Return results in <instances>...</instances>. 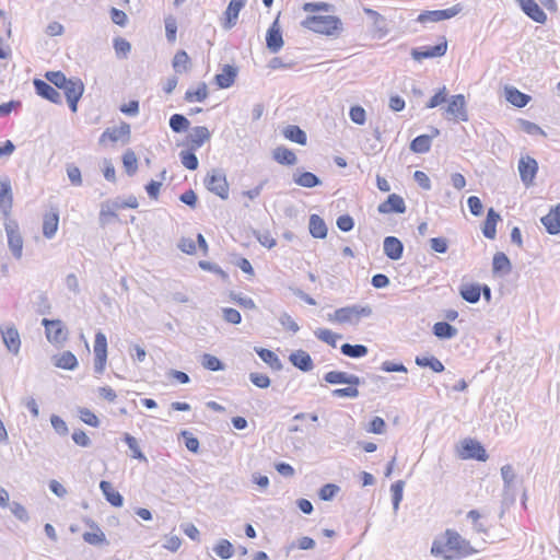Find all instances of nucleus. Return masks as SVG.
Returning a JSON list of instances; mask_svg holds the SVG:
<instances>
[{"mask_svg":"<svg viewBox=\"0 0 560 560\" xmlns=\"http://www.w3.org/2000/svg\"><path fill=\"white\" fill-rule=\"evenodd\" d=\"M33 84H34L36 93L40 97H43L54 104L62 103L61 94L49 83H47L40 79H35L33 81Z\"/></svg>","mask_w":560,"mask_h":560,"instance_id":"dca6fc26","label":"nucleus"},{"mask_svg":"<svg viewBox=\"0 0 560 560\" xmlns=\"http://www.w3.org/2000/svg\"><path fill=\"white\" fill-rule=\"evenodd\" d=\"M377 210L380 213H405L406 205L402 197L396 194H392L387 197V199L378 205Z\"/></svg>","mask_w":560,"mask_h":560,"instance_id":"f3484780","label":"nucleus"},{"mask_svg":"<svg viewBox=\"0 0 560 560\" xmlns=\"http://www.w3.org/2000/svg\"><path fill=\"white\" fill-rule=\"evenodd\" d=\"M415 362L418 366L430 368L436 373L444 371L443 363L435 357H416Z\"/></svg>","mask_w":560,"mask_h":560,"instance_id":"37998d69","label":"nucleus"},{"mask_svg":"<svg viewBox=\"0 0 560 560\" xmlns=\"http://www.w3.org/2000/svg\"><path fill=\"white\" fill-rule=\"evenodd\" d=\"M13 206V194L11 183L8 178L0 180V212L4 217V221L10 218Z\"/></svg>","mask_w":560,"mask_h":560,"instance_id":"f8f14e48","label":"nucleus"},{"mask_svg":"<svg viewBox=\"0 0 560 560\" xmlns=\"http://www.w3.org/2000/svg\"><path fill=\"white\" fill-rule=\"evenodd\" d=\"M493 272L509 273L512 269L511 261L504 253H497L492 261Z\"/></svg>","mask_w":560,"mask_h":560,"instance_id":"79ce46f5","label":"nucleus"},{"mask_svg":"<svg viewBox=\"0 0 560 560\" xmlns=\"http://www.w3.org/2000/svg\"><path fill=\"white\" fill-rule=\"evenodd\" d=\"M119 209L117 202L105 201L101 206L100 211V223L106 225L109 222V218L116 217V210Z\"/></svg>","mask_w":560,"mask_h":560,"instance_id":"a18cd8bd","label":"nucleus"},{"mask_svg":"<svg viewBox=\"0 0 560 560\" xmlns=\"http://www.w3.org/2000/svg\"><path fill=\"white\" fill-rule=\"evenodd\" d=\"M210 131L205 126L194 127L188 135V145L190 150H197L201 148L206 142L210 140Z\"/></svg>","mask_w":560,"mask_h":560,"instance_id":"aec40b11","label":"nucleus"},{"mask_svg":"<svg viewBox=\"0 0 560 560\" xmlns=\"http://www.w3.org/2000/svg\"><path fill=\"white\" fill-rule=\"evenodd\" d=\"M179 155L182 164L187 170L195 171L198 167V159L195 153L190 151H182Z\"/></svg>","mask_w":560,"mask_h":560,"instance_id":"bf43d9fd","label":"nucleus"},{"mask_svg":"<svg viewBox=\"0 0 560 560\" xmlns=\"http://www.w3.org/2000/svg\"><path fill=\"white\" fill-rule=\"evenodd\" d=\"M42 325L46 329V337L49 342L54 345H62L67 340L68 332L61 320L44 318L42 320Z\"/></svg>","mask_w":560,"mask_h":560,"instance_id":"6e6552de","label":"nucleus"},{"mask_svg":"<svg viewBox=\"0 0 560 560\" xmlns=\"http://www.w3.org/2000/svg\"><path fill=\"white\" fill-rule=\"evenodd\" d=\"M339 490L340 488L337 485L326 483L319 489L318 495L323 501H329L339 492Z\"/></svg>","mask_w":560,"mask_h":560,"instance_id":"680f3d73","label":"nucleus"},{"mask_svg":"<svg viewBox=\"0 0 560 560\" xmlns=\"http://www.w3.org/2000/svg\"><path fill=\"white\" fill-rule=\"evenodd\" d=\"M289 360L293 366L303 372H310L314 368L311 355L304 350H296L292 352L289 357Z\"/></svg>","mask_w":560,"mask_h":560,"instance_id":"b1692460","label":"nucleus"},{"mask_svg":"<svg viewBox=\"0 0 560 560\" xmlns=\"http://www.w3.org/2000/svg\"><path fill=\"white\" fill-rule=\"evenodd\" d=\"M94 354V371L97 374H103L107 362V339L102 331L95 334Z\"/></svg>","mask_w":560,"mask_h":560,"instance_id":"0eeeda50","label":"nucleus"},{"mask_svg":"<svg viewBox=\"0 0 560 560\" xmlns=\"http://www.w3.org/2000/svg\"><path fill=\"white\" fill-rule=\"evenodd\" d=\"M340 350L342 354L350 358H361L368 353V348L363 345L343 343Z\"/></svg>","mask_w":560,"mask_h":560,"instance_id":"3c124183","label":"nucleus"},{"mask_svg":"<svg viewBox=\"0 0 560 560\" xmlns=\"http://www.w3.org/2000/svg\"><path fill=\"white\" fill-rule=\"evenodd\" d=\"M504 92L506 101L516 107H525L530 101L529 95L522 93L514 86H506Z\"/></svg>","mask_w":560,"mask_h":560,"instance_id":"c85d7f7f","label":"nucleus"},{"mask_svg":"<svg viewBox=\"0 0 560 560\" xmlns=\"http://www.w3.org/2000/svg\"><path fill=\"white\" fill-rule=\"evenodd\" d=\"M349 116H350V119L357 125L365 124L366 113H365V109L360 105L352 106L350 108Z\"/></svg>","mask_w":560,"mask_h":560,"instance_id":"052dcab7","label":"nucleus"},{"mask_svg":"<svg viewBox=\"0 0 560 560\" xmlns=\"http://www.w3.org/2000/svg\"><path fill=\"white\" fill-rule=\"evenodd\" d=\"M293 182L296 185H299L301 187H305V188H313V187L322 184V180L319 179V177L311 172H303L301 174H294Z\"/></svg>","mask_w":560,"mask_h":560,"instance_id":"4c0bfd02","label":"nucleus"},{"mask_svg":"<svg viewBox=\"0 0 560 560\" xmlns=\"http://www.w3.org/2000/svg\"><path fill=\"white\" fill-rule=\"evenodd\" d=\"M432 137L428 135H421L415 138L410 143V150L416 153H425L430 150Z\"/></svg>","mask_w":560,"mask_h":560,"instance_id":"c03bdc74","label":"nucleus"},{"mask_svg":"<svg viewBox=\"0 0 560 560\" xmlns=\"http://www.w3.org/2000/svg\"><path fill=\"white\" fill-rule=\"evenodd\" d=\"M34 303L39 314L45 315L50 313L51 306L45 293H38Z\"/></svg>","mask_w":560,"mask_h":560,"instance_id":"e2e57ef3","label":"nucleus"},{"mask_svg":"<svg viewBox=\"0 0 560 560\" xmlns=\"http://www.w3.org/2000/svg\"><path fill=\"white\" fill-rule=\"evenodd\" d=\"M500 219H501L500 214L498 212H495L493 208H490L488 210L487 218H486V221H485L483 228H482V233L487 238H489V240L495 238V234H497L495 226Z\"/></svg>","mask_w":560,"mask_h":560,"instance_id":"473e14b6","label":"nucleus"},{"mask_svg":"<svg viewBox=\"0 0 560 560\" xmlns=\"http://www.w3.org/2000/svg\"><path fill=\"white\" fill-rule=\"evenodd\" d=\"M205 186L221 199L225 200L229 198V183L223 170L213 168L209 172L205 178Z\"/></svg>","mask_w":560,"mask_h":560,"instance_id":"20e7f679","label":"nucleus"},{"mask_svg":"<svg viewBox=\"0 0 560 560\" xmlns=\"http://www.w3.org/2000/svg\"><path fill=\"white\" fill-rule=\"evenodd\" d=\"M324 380L329 384H348L353 386H358L361 384V380L359 376L342 371L327 372L324 376Z\"/></svg>","mask_w":560,"mask_h":560,"instance_id":"6ab92c4d","label":"nucleus"},{"mask_svg":"<svg viewBox=\"0 0 560 560\" xmlns=\"http://www.w3.org/2000/svg\"><path fill=\"white\" fill-rule=\"evenodd\" d=\"M542 225L549 234L556 235L560 233V202L549 213L540 219Z\"/></svg>","mask_w":560,"mask_h":560,"instance_id":"5701e85b","label":"nucleus"},{"mask_svg":"<svg viewBox=\"0 0 560 560\" xmlns=\"http://www.w3.org/2000/svg\"><path fill=\"white\" fill-rule=\"evenodd\" d=\"M430 247L433 252L444 254L448 248V241L445 237H433L430 240Z\"/></svg>","mask_w":560,"mask_h":560,"instance_id":"338daca9","label":"nucleus"},{"mask_svg":"<svg viewBox=\"0 0 560 560\" xmlns=\"http://www.w3.org/2000/svg\"><path fill=\"white\" fill-rule=\"evenodd\" d=\"M522 10L535 22L544 24L547 21L546 13L534 0H516Z\"/></svg>","mask_w":560,"mask_h":560,"instance_id":"412c9836","label":"nucleus"},{"mask_svg":"<svg viewBox=\"0 0 560 560\" xmlns=\"http://www.w3.org/2000/svg\"><path fill=\"white\" fill-rule=\"evenodd\" d=\"M100 489L102 490L106 500L113 506H116V508L122 506V504H124L122 495L113 488V485L109 481L102 480L100 482Z\"/></svg>","mask_w":560,"mask_h":560,"instance_id":"cd10ccee","label":"nucleus"},{"mask_svg":"<svg viewBox=\"0 0 560 560\" xmlns=\"http://www.w3.org/2000/svg\"><path fill=\"white\" fill-rule=\"evenodd\" d=\"M446 114L460 121H467L466 101L463 94L453 95L446 107Z\"/></svg>","mask_w":560,"mask_h":560,"instance_id":"4468645a","label":"nucleus"},{"mask_svg":"<svg viewBox=\"0 0 560 560\" xmlns=\"http://www.w3.org/2000/svg\"><path fill=\"white\" fill-rule=\"evenodd\" d=\"M190 59L185 50H178L173 58V68L176 72L182 73L188 70Z\"/></svg>","mask_w":560,"mask_h":560,"instance_id":"8fccbe9b","label":"nucleus"},{"mask_svg":"<svg viewBox=\"0 0 560 560\" xmlns=\"http://www.w3.org/2000/svg\"><path fill=\"white\" fill-rule=\"evenodd\" d=\"M246 0H231L225 11L226 20L223 24L225 30L232 28L238 19L240 11L244 8Z\"/></svg>","mask_w":560,"mask_h":560,"instance_id":"393cba45","label":"nucleus"},{"mask_svg":"<svg viewBox=\"0 0 560 560\" xmlns=\"http://www.w3.org/2000/svg\"><path fill=\"white\" fill-rule=\"evenodd\" d=\"M54 364L63 370H74L78 365V360L71 351H65L59 355L52 358Z\"/></svg>","mask_w":560,"mask_h":560,"instance_id":"f704fd0d","label":"nucleus"},{"mask_svg":"<svg viewBox=\"0 0 560 560\" xmlns=\"http://www.w3.org/2000/svg\"><path fill=\"white\" fill-rule=\"evenodd\" d=\"M67 175L72 185H74V186L82 185L81 171L78 166H75L73 164H68L67 165Z\"/></svg>","mask_w":560,"mask_h":560,"instance_id":"69168bd1","label":"nucleus"},{"mask_svg":"<svg viewBox=\"0 0 560 560\" xmlns=\"http://www.w3.org/2000/svg\"><path fill=\"white\" fill-rule=\"evenodd\" d=\"M363 11L368 16L372 19L374 32L377 34V36H385L388 33L385 18L381 15L377 11L370 8H364Z\"/></svg>","mask_w":560,"mask_h":560,"instance_id":"c756f323","label":"nucleus"},{"mask_svg":"<svg viewBox=\"0 0 560 560\" xmlns=\"http://www.w3.org/2000/svg\"><path fill=\"white\" fill-rule=\"evenodd\" d=\"M122 164L125 167L126 173L129 176H132L136 174L138 170V159L136 153L132 150H127L122 155Z\"/></svg>","mask_w":560,"mask_h":560,"instance_id":"49530a36","label":"nucleus"},{"mask_svg":"<svg viewBox=\"0 0 560 560\" xmlns=\"http://www.w3.org/2000/svg\"><path fill=\"white\" fill-rule=\"evenodd\" d=\"M405 481L404 480H397L395 483L392 485L390 491L393 497V510L394 513H397L399 509V504L402 500V492H404Z\"/></svg>","mask_w":560,"mask_h":560,"instance_id":"5fc2aeb1","label":"nucleus"},{"mask_svg":"<svg viewBox=\"0 0 560 560\" xmlns=\"http://www.w3.org/2000/svg\"><path fill=\"white\" fill-rule=\"evenodd\" d=\"M283 44L279 19L277 18L267 32L266 45L272 54H277L283 47Z\"/></svg>","mask_w":560,"mask_h":560,"instance_id":"2eb2a0df","label":"nucleus"},{"mask_svg":"<svg viewBox=\"0 0 560 560\" xmlns=\"http://www.w3.org/2000/svg\"><path fill=\"white\" fill-rule=\"evenodd\" d=\"M446 51L447 40L444 38L442 43L432 47L412 48L410 55L413 60L421 61L428 58L442 57L446 54Z\"/></svg>","mask_w":560,"mask_h":560,"instance_id":"9b49d317","label":"nucleus"},{"mask_svg":"<svg viewBox=\"0 0 560 560\" xmlns=\"http://www.w3.org/2000/svg\"><path fill=\"white\" fill-rule=\"evenodd\" d=\"M208 97V86L205 82L200 83L196 91L188 90L185 94L187 102L198 101L202 102Z\"/></svg>","mask_w":560,"mask_h":560,"instance_id":"6e6d98bb","label":"nucleus"},{"mask_svg":"<svg viewBox=\"0 0 560 560\" xmlns=\"http://www.w3.org/2000/svg\"><path fill=\"white\" fill-rule=\"evenodd\" d=\"M538 171V163L535 159L526 155L522 156L518 161V173L522 183L528 187L533 185L534 178Z\"/></svg>","mask_w":560,"mask_h":560,"instance_id":"1a4fd4ad","label":"nucleus"},{"mask_svg":"<svg viewBox=\"0 0 560 560\" xmlns=\"http://www.w3.org/2000/svg\"><path fill=\"white\" fill-rule=\"evenodd\" d=\"M463 11L462 4L457 3L451 8L444 10H432V11H423L417 18V22L421 24L427 23H436L444 20L452 19L459 14Z\"/></svg>","mask_w":560,"mask_h":560,"instance_id":"423d86ee","label":"nucleus"},{"mask_svg":"<svg viewBox=\"0 0 560 560\" xmlns=\"http://www.w3.org/2000/svg\"><path fill=\"white\" fill-rule=\"evenodd\" d=\"M236 75L237 68L225 65L222 69V72L218 73L214 80L220 89H228L234 83Z\"/></svg>","mask_w":560,"mask_h":560,"instance_id":"bb28decb","label":"nucleus"},{"mask_svg":"<svg viewBox=\"0 0 560 560\" xmlns=\"http://www.w3.org/2000/svg\"><path fill=\"white\" fill-rule=\"evenodd\" d=\"M59 215L54 211L45 214L43 221V234L46 238H52L58 230Z\"/></svg>","mask_w":560,"mask_h":560,"instance_id":"72a5a7b5","label":"nucleus"},{"mask_svg":"<svg viewBox=\"0 0 560 560\" xmlns=\"http://www.w3.org/2000/svg\"><path fill=\"white\" fill-rule=\"evenodd\" d=\"M372 313V307L369 305H350L337 308L334 313L328 314L327 319L331 323L355 326L363 317H369Z\"/></svg>","mask_w":560,"mask_h":560,"instance_id":"7ed1b4c3","label":"nucleus"},{"mask_svg":"<svg viewBox=\"0 0 560 560\" xmlns=\"http://www.w3.org/2000/svg\"><path fill=\"white\" fill-rule=\"evenodd\" d=\"M200 362H201V365L206 370L213 371V372L222 371L225 368L220 359H218L215 355H212L210 353H205L201 357Z\"/></svg>","mask_w":560,"mask_h":560,"instance_id":"09e8293b","label":"nucleus"},{"mask_svg":"<svg viewBox=\"0 0 560 560\" xmlns=\"http://www.w3.org/2000/svg\"><path fill=\"white\" fill-rule=\"evenodd\" d=\"M481 288L478 284H463L459 289L460 296L469 303H477L480 299Z\"/></svg>","mask_w":560,"mask_h":560,"instance_id":"a19ab883","label":"nucleus"},{"mask_svg":"<svg viewBox=\"0 0 560 560\" xmlns=\"http://www.w3.org/2000/svg\"><path fill=\"white\" fill-rule=\"evenodd\" d=\"M50 423L57 434H59L61 436H65L68 434V432H69L68 425L59 416L52 415L50 417Z\"/></svg>","mask_w":560,"mask_h":560,"instance_id":"0e129e2a","label":"nucleus"},{"mask_svg":"<svg viewBox=\"0 0 560 560\" xmlns=\"http://www.w3.org/2000/svg\"><path fill=\"white\" fill-rule=\"evenodd\" d=\"M457 332V329L446 322H438L433 326V334L440 339L454 338Z\"/></svg>","mask_w":560,"mask_h":560,"instance_id":"ea45409f","label":"nucleus"},{"mask_svg":"<svg viewBox=\"0 0 560 560\" xmlns=\"http://www.w3.org/2000/svg\"><path fill=\"white\" fill-rule=\"evenodd\" d=\"M467 546L468 541L462 538L457 532L447 529L443 536L433 541L431 553L445 560H452L466 552Z\"/></svg>","mask_w":560,"mask_h":560,"instance_id":"f257e3e1","label":"nucleus"},{"mask_svg":"<svg viewBox=\"0 0 560 560\" xmlns=\"http://www.w3.org/2000/svg\"><path fill=\"white\" fill-rule=\"evenodd\" d=\"M0 331L7 349L11 353L18 354L21 347V339L18 329L14 326H9L5 328H0Z\"/></svg>","mask_w":560,"mask_h":560,"instance_id":"a211bd4d","label":"nucleus"},{"mask_svg":"<svg viewBox=\"0 0 560 560\" xmlns=\"http://www.w3.org/2000/svg\"><path fill=\"white\" fill-rule=\"evenodd\" d=\"M272 158L282 165H294L298 162L295 153L285 147H277L272 151Z\"/></svg>","mask_w":560,"mask_h":560,"instance_id":"7c9ffc66","label":"nucleus"},{"mask_svg":"<svg viewBox=\"0 0 560 560\" xmlns=\"http://www.w3.org/2000/svg\"><path fill=\"white\" fill-rule=\"evenodd\" d=\"M255 351L258 354V357L271 369L277 371L282 369V363L279 357L273 351L265 348H255Z\"/></svg>","mask_w":560,"mask_h":560,"instance_id":"e433bc0d","label":"nucleus"},{"mask_svg":"<svg viewBox=\"0 0 560 560\" xmlns=\"http://www.w3.org/2000/svg\"><path fill=\"white\" fill-rule=\"evenodd\" d=\"M86 524L94 529V532H85L83 534V540L90 545L98 546V545H108L105 534L98 527V525L93 521H88Z\"/></svg>","mask_w":560,"mask_h":560,"instance_id":"a878e982","label":"nucleus"},{"mask_svg":"<svg viewBox=\"0 0 560 560\" xmlns=\"http://www.w3.org/2000/svg\"><path fill=\"white\" fill-rule=\"evenodd\" d=\"M124 440L127 443L129 450L131 451V457L144 463L148 462V458L142 453L139 443L135 436L130 435L129 433H126Z\"/></svg>","mask_w":560,"mask_h":560,"instance_id":"de8ad7c7","label":"nucleus"},{"mask_svg":"<svg viewBox=\"0 0 560 560\" xmlns=\"http://www.w3.org/2000/svg\"><path fill=\"white\" fill-rule=\"evenodd\" d=\"M131 128L128 122L121 121L118 127L107 128L100 138V143H103L106 139L112 142L121 141L128 143L130 140Z\"/></svg>","mask_w":560,"mask_h":560,"instance_id":"9d476101","label":"nucleus"},{"mask_svg":"<svg viewBox=\"0 0 560 560\" xmlns=\"http://www.w3.org/2000/svg\"><path fill=\"white\" fill-rule=\"evenodd\" d=\"M308 230L315 238H325L328 232L325 221L318 214L310 217Z\"/></svg>","mask_w":560,"mask_h":560,"instance_id":"2f4dec72","label":"nucleus"},{"mask_svg":"<svg viewBox=\"0 0 560 560\" xmlns=\"http://www.w3.org/2000/svg\"><path fill=\"white\" fill-rule=\"evenodd\" d=\"M282 135L284 136L285 139L290 140L292 142H295V143H299L302 145L306 144V140H307L306 133L299 126L289 125V126L284 127L282 130Z\"/></svg>","mask_w":560,"mask_h":560,"instance_id":"c9c22d12","label":"nucleus"},{"mask_svg":"<svg viewBox=\"0 0 560 560\" xmlns=\"http://www.w3.org/2000/svg\"><path fill=\"white\" fill-rule=\"evenodd\" d=\"M302 25L310 31L327 36L337 35L342 28L341 20L335 15H310L302 22Z\"/></svg>","mask_w":560,"mask_h":560,"instance_id":"f03ea898","label":"nucleus"},{"mask_svg":"<svg viewBox=\"0 0 560 560\" xmlns=\"http://www.w3.org/2000/svg\"><path fill=\"white\" fill-rule=\"evenodd\" d=\"M65 92L66 98L81 97L84 92V85L79 79H69L67 84L61 89Z\"/></svg>","mask_w":560,"mask_h":560,"instance_id":"58836bf2","label":"nucleus"},{"mask_svg":"<svg viewBox=\"0 0 560 560\" xmlns=\"http://www.w3.org/2000/svg\"><path fill=\"white\" fill-rule=\"evenodd\" d=\"M45 78L56 88L62 89L65 84L69 81L66 75L61 71H48L45 74Z\"/></svg>","mask_w":560,"mask_h":560,"instance_id":"13d9d810","label":"nucleus"},{"mask_svg":"<svg viewBox=\"0 0 560 560\" xmlns=\"http://www.w3.org/2000/svg\"><path fill=\"white\" fill-rule=\"evenodd\" d=\"M213 550L222 559H230L234 553L233 545L228 539H220Z\"/></svg>","mask_w":560,"mask_h":560,"instance_id":"864d4df0","label":"nucleus"},{"mask_svg":"<svg viewBox=\"0 0 560 560\" xmlns=\"http://www.w3.org/2000/svg\"><path fill=\"white\" fill-rule=\"evenodd\" d=\"M384 254L392 260H398L404 253V245L400 240L395 236H386L383 242Z\"/></svg>","mask_w":560,"mask_h":560,"instance_id":"4be33fe9","label":"nucleus"},{"mask_svg":"<svg viewBox=\"0 0 560 560\" xmlns=\"http://www.w3.org/2000/svg\"><path fill=\"white\" fill-rule=\"evenodd\" d=\"M460 457L465 459L474 458L477 460L485 462L487 460L488 455L486 450L479 442L468 439L464 440L462 443Z\"/></svg>","mask_w":560,"mask_h":560,"instance_id":"ddd939ff","label":"nucleus"},{"mask_svg":"<svg viewBox=\"0 0 560 560\" xmlns=\"http://www.w3.org/2000/svg\"><path fill=\"white\" fill-rule=\"evenodd\" d=\"M249 380L258 388H267L271 383L269 376L256 372L249 374Z\"/></svg>","mask_w":560,"mask_h":560,"instance_id":"774afa93","label":"nucleus"},{"mask_svg":"<svg viewBox=\"0 0 560 560\" xmlns=\"http://www.w3.org/2000/svg\"><path fill=\"white\" fill-rule=\"evenodd\" d=\"M4 230L8 237V246L14 256V258L20 259L23 254V237L19 230V224L13 219H8L4 221Z\"/></svg>","mask_w":560,"mask_h":560,"instance_id":"39448f33","label":"nucleus"},{"mask_svg":"<svg viewBox=\"0 0 560 560\" xmlns=\"http://www.w3.org/2000/svg\"><path fill=\"white\" fill-rule=\"evenodd\" d=\"M170 127L174 132L186 131L189 127V120L180 114H174L170 118Z\"/></svg>","mask_w":560,"mask_h":560,"instance_id":"4d7b16f0","label":"nucleus"},{"mask_svg":"<svg viewBox=\"0 0 560 560\" xmlns=\"http://www.w3.org/2000/svg\"><path fill=\"white\" fill-rule=\"evenodd\" d=\"M314 335L316 338H318L320 341L326 342L327 345L331 347H336L337 339L341 338V335L336 334L327 328H317L314 331Z\"/></svg>","mask_w":560,"mask_h":560,"instance_id":"603ef678","label":"nucleus"}]
</instances>
